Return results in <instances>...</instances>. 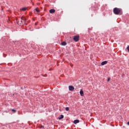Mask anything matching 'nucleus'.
Returning <instances> with one entry per match:
<instances>
[{
	"mask_svg": "<svg viewBox=\"0 0 129 129\" xmlns=\"http://www.w3.org/2000/svg\"><path fill=\"white\" fill-rule=\"evenodd\" d=\"M127 49L128 51H129V46L127 47Z\"/></svg>",
	"mask_w": 129,
	"mask_h": 129,
	"instance_id": "nucleus-16",
	"label": "nucleus"
},
{
	"mask_svg": "<svg viewBox=\"0 0 129 129\" xmlns=\"http://www.w3.org/2000/svg\"><path fill=\"white\" fill-rule=\"evenodd\" d=\"M62 118H64V115H61L60 117L58 118V119H62Z\"/></svg>",
	"mask_w": 129,
	"mask_h": 129,
	"instance_id": "nucleus-9",
	"label": "nucleus"
},
{
	"mask_svg": "<svg viewBox=\"0 0 129 129\" xmlns=\"http://www.w3.org/2000/svg\"><path fill=\"white\" fill-rule=\"evenodd\" d=\"M55 10L54 9H51L49 10V13L51 14H53L55 12Z\"/></svg>",
	"mask_w": 129,
	"mask_h": 129,
	"instance_id": "nucleus-5",
	"label": "nucleus"
},
{
	"mask_svg": "<svg viewBox=\"0 0 129 129\" xmlns=\"http://www.w3.org/2000/svg\"><path fill=\"white\" fill-rule=\"evenodd\" d=\"M107 63V61H103V62H102L101 63V65H102V66H103V65L106 64Z\"/></svg>",
	"mask_w": 129,
	"mask_h": 129,
	"instance_id": "nucleus-8",
	"label": "nucleus"
},
{
	"mask_svg": "<svg viewBox=\"0 0 129 129\" xmlns=\"http://www.w3.org/2000/svg\"><path fill=\"white\" fill-rule=\"evenodd\" d=\"M80 94L81 96H84V92L82 89L80 90Z\"/></svg>",
	"mask_w": 129,
	"mask_h": 129,
	"instance_id": "nucleus-6",
	"label": "nucleus"
},
{
	"mask_svg": "<svg viewBox=\"0 0 129 129\" xmlns=\"http://www.w3.org/2000/svg\"><path fill=\"white\" fill-rule=\"evenodd\" d=\"M71 67H73V64L71 65Z\"/></svg>",
	"mask_w": 129,
	"mask_h": 129,
	"instance_id": "nucleus-18",
	"label": "nucleus"
},
{
	"mask_svg": "<svg viewBox=\"0 0 129 129\" xmlns=\"http://www.w3.org/2000/svg\"><path fill=\"white\" fill-rule=\"evenodd\" d=\"M12 111H13V112H16V110H15L14 109H13L12 110Z\"/></svg>",
	"mask_w": 129,
	"mask_h": 129,
	"instance_id": "nucleus-14",
	"label": "nucleus"
},
{
	"mask_svg": "<svg viewBox=\"0 0 129 129\" xmlns=\"http://www.w3.org/2000/svg\"><path fill=\"white\" fill-rule=\"evenodd\" d=\"M67 44V43H66L65 42H63L61 43V45L63 46H65Z\"/></svg>",
	"mask_w": 129,
	"mask_h": 129,
	"instance_id": "nucleus-10",
	"label": "nucleus"
},
{
	"mask_svg": "<svg viewBox=\"0 0 129 129\" xmlns=\"http://www.w3.org/2000/svg\"><path fill=\"white\" fill-rule=\"evenodd\" d=\"M66 110L67 111H68L69 110V107H66Z\"/></svg>",
	"mask_w": 129,
	"mask_h": 129,
	"instance_id": "nucleus-13",
	"label": "nucleus"
},
{
	"mask_svg": "<svg viewBox=\"0 0 129 129\" xmlns=\"http://www.w3.org/2000/svg\"><path fill=\"white\" fill-rule=\"evenodd\" d=\"M69 89L70 91H73L74 90V87L73 86H69Z\"/></svg>",
	"mask_w": 129,
	"mask_h": 129,
	"instance_id": "nucleus-4",
	"label": "nucleus"
},
{
	"mask_svg": "<svg viewBox=\"0 0 129 129\" xmlns=\"http://www.w3.org/2000/svg\"><path fill=\"white\" fill-rule=\"evenodd\" d=\"M113 13L115 15H122V10L119 8H115L113 9Z\"/></svg>",
	"mask_w": 129,
	"mask_h": 129,
	"instance_id": "nucleus-1",
	"label": "nucleus"
},
{
	"mask_svg": "<svg viewBox=\"0 0 129 129\" xmlns=\"http://www.w3.org/2000/svg\"><path fill=\"white\" fill-rule=\"evenodd\" d=\"M21 23L24 24V23H25V22H26V19H25V18L21 17Z\"/></svg>",
	"mask_w": 129,
	"mask_h": 129,
	"instance_id": "nucleus-3",
	"label": "nucleus"
},
{
	"mask_svg": "<svg viewBox=\"0 0 129 129\" xmlns=\"http://www.w3.org/2000/svg\"><path fill=\"white\" fill-rule=\"evenodd\" d=\"M73 39L76 42L79 41V36H75L73 38Z\"/></svg>",
	"mask_w": 129,
	"mask_h": 129,
	"instance_id": "nucleus-2",
	"label": "nucleus"
},
{
	"mask_svg": "<svg viewBox=\"0 0 129 129\" xmlns=\"http://www.w3.org/2000/svg\"><path fill=\"white\" fill-rule=\"evenodd\" d=\"M127 124L128 125H129V121L127 122Z\"/></svg>",
	"mask_w": 129,
	"mask_h": 129,
	"instance_id": "nucleus-17",
	"label": "nucleus"
},
{
	"mask_svg": "<svg viewBox=\"0 0 129 129\" xmlns=\"http://www.w3.org/2000/svg\"><path fill=\"white\" fill-rule=\"evenodd\" d=\"M26 10H27V8H23L21 9V10H22L23 11H26Z\"/></svg>",
	"mask_w": 129,
	"mask_h": 129,
	"instance_id": "nucleus-11",
	"label": "nucleus"
},
{
	"mask_svg": "<svg viewBox=\"0 0 129 129\" xmlns=\"http://www.w3.org/2000/svg\"><path fill=\"white\" fill-rule=\"evenodd\" d=\"M79 120H75L74 121V123H75V124H77V123H79Z\"/></svg>",
	"mask_w": 129,
	"mask_h": 129,
	"instance_id": "nucleus-7",
	"label": "nucleus"
},
{
	"mask_svg": "<svg viewBox=\"0 0 129 129\" xmlns=\"http://www.w3.org/2000/svg\"><path fill=\"white\" fill-rule=\"evenodd\" d=\"M110 78H108L107 81L109 82L110 81Z\"/></svg>",
	"mask_w": 129,
	"mask_h": 129,
	"instance_id": "nucleus-15",
	"label": "nucleus"
},
{
	"mask_svg": "<svg viewBox=\"0 0 129 129\" xmlns=\"http://www.w3.org/2000/svg\"><path fill=\"white\" fill-rule=\"evenodd\" d=\"M35 11H36L37 13H39L40 12V11L38 10V9H35Z\"/></svg>",
	"mask_w": 129,
	"mask_h": 129,
	"instance_id": "nucleus-12",
	"label": "nucleus"
},
{
	"mask_svg": "<svg viewBox=\"0 0 129 129\" xmlns=\"http://www.w3.org/2000/svg\"><path fill=\"white\" fill-rule=\"evenodd\" d=\"M41 127H43V126H41Z\"/></svg>",
	"mask_w": 129,
	"mask_h": 129,
	"instance_id": "nucleus-19",
	"label": "nucleus"
}]
</instances>
